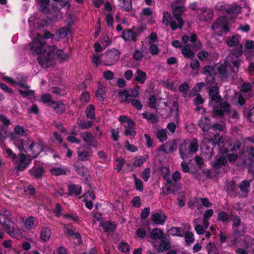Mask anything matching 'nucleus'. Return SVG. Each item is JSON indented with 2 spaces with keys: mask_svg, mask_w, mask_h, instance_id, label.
Returning a JSON list of instances; mask_svg holds the SVG:
<instances>
[{
  "mask_svg": "<svg viewBox=\"0 0 254 254\" xmlns=\"http://www.w3.org/2000/svg\"><path fill=\"white\" fill-rule=\"evenodd\" d=\"M242 52V47L237 54L231 53L226 58V60L221 62L215 67L207 65L204 67L203 73L206 77V82L209 83L214 79V75L219 73L222 77H226L230 70L233 72L238 71L241 60L240 58Z\"/></svg>",
  "mask_w": 254,
  "mask_h": 254,
  "instance_id": "f257e3e1",
  "label": "nucleus"
},
{
  "mask_svg": "<svg viewBox=\"0 0 254 254\" xmlns=\"http://www.w3.org/2000/svg\"><path fill=\"white\" fill-rule=\"evenodd\" d=\"M29 47L33 54L38 56L37 60L42 67L46 68L55 64L54 52L56 50V47L48 45L40 34H36L29 44Z\"/></svg>",
  "mask_w": 254,
  "mask_h": 254,
  "instance_id": "f03ea898",
  "label": "nucleus"
},
{
  "mask_svg": "<svg viewBox=\"0 0 254 254\" xmlns=\"http://www.w3.org/2000/svg\"><path fill=\"white\" fill-rule=\"evenodd\" d=\"M171 7L173 10V17L170 13L165 11L163 12L162 21L165 25L170 26L171 29L174 30L183 26L184 21L181 15L185 11L186 8L183 6H178L175 4H172Z\"/></svg>",
  "mask_w": 254,
  "mask_h": 254,
  "instance_id": "7ed1b4c3",
  "label": "nucleus"
},
{
  "mask_svg": "<svg viewBox=\"0 0 254 254\" xmlns=\"http://www.w3.org/2000/svg\"><path fill=\"white\" fill-rule=\"evenodd\" d=\"M182 42L185 45L182 47V53L185 58L191 59L194 57V51H197L202 48V45L197 39L195 34L191 33L190 36L183 35Z\"/></svg>",
  "mask_w": 254,
  "mask_h": 254,
  "instance_id": "20e7f679",
  "label": "nucleus"
},
{
  "mask_svg": "<svg viewBox=\"0 0 254 254\" xmlns=\"http://www.w3.org/2000/svg\"><path fill=\"white\" fill-rule=\"evenodd\" d=\"M213 106V112L216 117H223L225 113L233 119L239 118V115L236 110L230 111V105L227 102H223L222 96H210Z\"/></svg>",
  "mask_w": 254,
  "mask_h": 254,
  "instance_id": "39448f33",
  "label": "nucleus"
},
{
  "mask_svg": "<svg viewBox=\"0 0 254 254\" xmlns=\"http://www.w3.org/2000/svg\"><path fill=\"white\" fill-rule=\"evenodd\" d=\"M37 4L40 6V9L44 13L48 15L49 18L53 21L59 20L62 19L63 14L60 11V9L56 6L52 7L50 9V0H36Z\"/></svg>",
  "mask_w": 254,
  "mask_h": 254,
  "instance_id": "423d86ee",
  "label": "nucleus"
},
{
  "mask_svg": "<svg viewBox=\"0 0 254 254\" xmlns=\"http://www.w3.org/2000/svg\"><path fill=\"white\" fill-rule=\"evenodd\" d=\"M211 28L214 33L219 36L226 34L229 31L228 19L225 17H220L212 24Z\"/></svg>",
  "mask_w": 254,
  "mask_h": 254,
  "instance_id": "0eeeda50",
  "label": "nucleus"
},
{
  "mask_svg": "<svg viewBox=\"0 0 254 254\" xmlns=\"http://www.w3.org/2000/svg\"><path fill=\"white\" fill-rule=\"evenodd\" d=\"M2 78L5 82L10 85L22 87V89L20 90V93L22 95H32L34 94L33 90H31L28 86H25L24 83L19 80L14 79L7 76H3Z\"/></svg>",
  "mask_w": 254,
  "mask_h": 254,
  "instance_id": "6e6552de",
  "label": "nucleus"
},
{
  "mask_svg": "<svg viewBox=\"0 0 254 254\" xmlns=\"http://www.w3.org/2000/svg\"><path fill=\"white\" fill-rule=\"evenodd\" d=\"M121 53L116 49H111L106 52L103 55V63L106 65H112L119 59Z\"/></svg>",
  "mask_w": 254,
  "mask_h": 254,
  "instance_id": "1a4fd4ad",
  "label": "nucleus"
},
{
  "mask_svg": "<svg viewBox=\"0 0 254 254\" xmlns=\"http://www.w3.org/2000/svg\"><path fill=\"white\" fill-rule=\"evenodd\" d=\"M41 100L47 106L53 108L59 114H63L65 110L64 105L61 102L53 101L51 96H41Z\"/></svg>",
  "mask_w": 254,
  "mask_h": 254,
  "instance_id": "9d476101",
  "label": "nucleus"
},
{
  "mask_svg": "<svg viewBox=\"0 0 254 254\" xmlns=\"http://www.w3.org/2000/svg\"><path fill=\"white\" fill-rule=\"evenodd\" d=\"M27 150L33 158H36L43 151L44 148L42 144L32 141Z\"/></svg>",
  "mask_w": 254,
  "mask_h": 254,
  "instance_id": "9b49d317",
  "label": "nucleus"
},
{
  "mask_svg": "<svg viewBox=\"0 0 254 254\" xmlns=\"http://www.w3.org/2000/svg\"><path fill=\"white\" fill-rule=\"evenodd\" d=\"M177 142L175 139H172L171 141H167L162 144L159 147V150L167 154L169 152H174L177 149Z\"/></svg>",
  "mask_w": 254,
  "mask_h": 254,
  "instance_id": "f8f14e48",
  "label": "nucleus"
},
{
  "mask_svg": "<svg viewBox=\"0 0 254 254\" xmlns=\"http://www.w3.org/2000/svg\"><path fill=\"white\" fill-rule=\"evenodd\" d=\"M121 102L122 103H130L138 110H140L142 108V105L140 101L137 99H134L136 96H120Z\"/></svg>",
  "mask_w": 254,
  "mask_h": 254,
  "instance_id": "ddd939ff",
  "label": "nucleus"
},
{
  "mask_svg": "<svg viewBox=\"0 0 254 254\" xmlns=\"http://www.w3.org/2000/svg\"><path fill=\"white\" fill-rule=\"evenodd\" d=\"M200 13L198 16V19L201 21H207L213 16L212 10L206 7H202L200 9Z\"/></svg>",
  "mask_w": 254,
  "mask_h": 254,
  "instance_id": "4468645a",
  "label": "nucleus"
},
{
  "mask_svg": "<svg viewBox=\"0 0 254 254\" xmlns=\"http://www.w3.org/2000/svg\"><path fill=\"white\" fill-rule=\"evenodd\" d=\"M32 141L28 138H20L13 142L20 151H24L26 153H28L27 148L29 146V143H30V144Z\"/></svg>",
  "mask_w": 254,
  "mask_h": 254,
  "instance_id": "2eb2a0df",
  "label": "nucleus"
},
{
  "mask_svg": "<svg viewBox=\"0 0 254 254\" xmlns=\"http://www.w3.org/2000/svg\"><path fill=\"white\" fill-rule=\"evenodd\" d=\"M19 155V163L16 167V169L18 171H23L28 167V165L31 161V159L27 158L26 155L22 153H20Z\"/></svg>",
  "mask_w": 254,
  "mask_h": 254,
  "instance_id": "dca6fc26",
  "label": "nucleus"
},
{
  "mask_svg": "<svg viewBox=\"0 0 254 254\" xmlns=\"http://www.w3.org/2000/svg\"><path fill=\"white\" fill-rule=\"evenodd\" d=\"M100 226H101L104 232L107 234L113 232L117 228V224L114 221L107 220L105 222L101 221Z\"/></svg>",
  "mask_w": 254,
  "mask_h": 254,
  "instance_id": "f3484780",
  "label": "nucleus"
},
{
  "mask_svg": "<svg viewBox=\"0 0 254 254\" xmlns=\"http://www.w3.org/2000/svg\"><path fill=\"white\" fill-rule=\"evenodd\" d=\"M226 192L231 197H236L239 194L237 184L235 181H231L227 185Z\"/></svg>",
  "mask_w": 254,
  "mask_h": 254,
  "instance_id": "a211bd4d",
  "label": "nucleus"
},
{
  "mask_svg": "<svg viewBox=\"0 0 254 254\" xmlns=\"http://www.w3.org/2000/svg\"><path fill=\"white\" fill-rule=\"evenodd\" d=\"M140 16L142 21L146 20L149 23L153 22L152 11L150 8H143L140 13Z\"/></svg>",
  "mask_w": 254,
  "mask_h": 254,
  "instance_id": "6ab92c4d",
  "label": "nucleus"
},
{
  "mask_svg": "<svg viewBox=\"0 0 254 254\" xmlns=\"http://www.w3.org/2000/svg\"><path fill=\"white\" fill-rule=\"evenodd\" d=\"M167 216L163 213L153 212L151 214L152 221L157 225H163Z\"/></svg>",
  "mask_w": 254,
  "mask_h": 254,
  "instance_id": "aec40b11",
  "label": "nucleus"
},
{
  "mask_svg": "<svg viewBox=\"0 0 254 254\" xmlns=\"http://www.w3.org/2000/svg\"><path fill=\"white\" fill-rule=\"evenodd\" d=\"M24 133L25 130L23 127L19 126H16L14 128L13 132H11L9 133L10 139L12 140V141L16 140L21 138Z\"/></svg>",
  "mask_w": 254,
  "mask_h": 254,
  "instance_id": "412c9836",
  "label": "nucleus"
},
{
  "mask_svg": "<svg viewBox=\"0 0 254 254\" xmlns=\"http://www.w3.org/2000/svg\"><path fill=\"white\" fill-rule=\"evenodd\" d=\"M72 166L74 168V170L80 176L84 177L86 176L87 169L83 165L81 162L79 161H76L73 163Z\"/></svg>",
  "mask_w": 254,
  "mask_h": 254,
  "instance_id": "4be33fe9",
  "label": "nucleus"
},
{
  "mask_svg": "<svg viewBox=\"0 0 254 254\" xmlns=\"http://www.w3.org/2000/svg\"><path fill=\"white\" fill-rule=\"evenodd\" d=\"M198 126L203 131H207L211 128L210 120L206 117H202L198 123Z\"/></svg>",
  "mask_w": 254,
  "mask_h": 254,
  "instance_id": "5701e85b",
  "label": "nucleus"
},
{
  "mask_svg": "<svg viewBox=\"0 0 254 254\" xmlns=\"http://www.w3.org/2000/svg\"><path fill=\"white\" fill-rule=\"evenodd\" d=\"M45 171L44 168L42 167H33L29 170V173L35 179H39L42 177Z\"/></svg>",
  "mask_w": 254,
  "mask_h": 254,
  "instance_id": "b1692460",
  "label": "nucleus"
},
{
  "mask_svg": "<svg viewBox=\"0 0 254 254\" xmlns=\"http://www.w3.org/2000/svg\"><path fill=\"white\" fill-rule=\"evenodd\" d=\"M82 188L81 186L75 185V184H69L68 185V196H72L73 195H78L81 193Z\"/></svg>",
  "mask_w": 254,
  "mask_h": 254,
  "instance_id": "393cba45",
  "label": "nucleus"
},
{
  "mask_svg": "<svg viewBox=\"0 0 254 254\" xmlns=\"http://www.w3.org/2000/svg\"><path fill=\"white\" fill-rule=\"evenodd\" d=\"M0 224L2 226L3 230L7 234L14 228L10 219L6 217L3 218V220L0 217Z\"/></svg>",
  "mask_w": 254,
  "mask_h": 254,
  "instance_id": "a878e982",
  "label": "nucleus"
},
{
  "mask_svg": "<svg viewBox=\"0 0 254 254\" xmlns=\"http://www.w3.org/2000/svg\"><path fill=\"white\" fill-rule=\"evenodd\" d=\"M51 231L48 227H43L41 229L40 238L43 242L48 241L51 236Z\"/></svg>",
  "mask_w": 254,
  "mask_h": 254,
  "instance_id": "bb28decb",
  "label": "nucleus"
},
{
  "mask_svg": "<svg viewBox=\"0 0 254 254\" xmlns=\"http://www.w3.org/2000/svg\"><path fill=\"white\" fill-rule=\"evenodd\" d=\"M179 150L181 158L184 160L186 159L189 152V149H188L187 143L185 140L180 145Z\"/></svg>",
  "mask_w": 254,
  "mask_h": 254,
  "instance_id": "cd10ccee",
  "label": "nucleus"
},
{
  "mask_svg": "<svg viewBox=\"0 0 254 254\" xmlns=\"http://www.w3.org/2000/svg\"><path fill=\"white\" fill-rule=\"evenodd\" d=\"M122 37L125 41L135 40L136 34L132 31L127 29L123 31Z\"/></svg>",
  "mask_w": 254,
  "mask_h": 254,
  "instance_id": "c85d7f7f",
  "label": "nucleus"
},
{
  "mask_svg": "<svg viewBox=\"0 0 254 254\" xmlns=\"http://www.w3.org/2000/svg\"><path fill=\"white\" fill-rule=\"evenodd\" d=\"M76 124L81 129H88L93 126V122L78 119L76 121Z\"/></svg>",
  "mask_w": 254,
  "mask_h": 254,
  "instance_id": "c756f323",
  "label": "nucleus"
},
{
  "mask_svg": "<svg viewBox=\"0 0 254 254\" xmlns=\"http://www.w3.org/2000/svg\"><path fill=\"white\" fill-rule=\"evenodd\" d=\"M251 186L250 182L247 180L242 181L239 185V188L243 193L245 194V196L248 195L250 191V188Z\"/></svg>",
  "mask_w": 254,
  "mask_h": 254,
  "instance_id": "7c9ffc66",
  "label": "nucleus"
},
{
  "mask_svg": "<svg viewBox=\"0 0 254 254\" xmlns=\"http://www.w3.org/2000/svg\"><path fill=\"white\" fill-rule=\"evenodd\" d=\"M234 234L237 237H240L243 236L246 232L247 227L244 223L236 226V227L233 228Z\"/></svg>",
  "mask_w": 254,
  "mask_h": 254,
  "instance_id": "2f4dec72",
  "label": "nucleus"
},
{
  "mask_svg": "<svg viewBox=\"0 0 254 254\" xmlns=\"http://www.w3.org/2000/svg\"><path fill=\"white\" fill-rule=\"evenodd\" d=\"M241 7L236 4L229 5L226 12L232 16H236L240 12Z\"/></svg>",
  "mask_w": 254,
  "mask_h": 254,
  "instance_id": "473e14b6",
  "label": "nucleus"
},
{
  "mask_svg": "<svg viewBox=\"0 0 254 254\" xmlns=\"http://www.w3.org/2000/svg\"><path fill=\"white\" fill-rule=\"evenodd\" d=\"M135 79L137 82L141 84H143L145 82L146 79V73L143 71L139 68H137L136 69V76L135 77Z\"/></svg>",
  "mask_w": 254,
  "mask_h": 254,
  "instance_id": "72a5a7b5",
  "label": "nucleus"
},
{
  "mask_svg": "<svg viewBox=\"0 0 254 254\" xmlns=\"http://www.w3.org/2000/svg\"><path fill=\"white\" fill-rule=\"evenodd\" d=\"M81 137L85 142L88 145H91V142L94 140V137L93 134L88 131L83 132L80 134Z\"/></svg>",
  "mask_w": 254,
  "mask_h": 254,
  "instance_id": "f704fd0d",
  "label": "nucleus"
},
{
  "mask_svg": "<svg viewBox=\"0 0 254 254\" xmlns=\"http://www.w3.org/2000/svg\"><path fill=\"white\" fill-rule=\"evenodd\" d=\"M227 164V161L224 156H220L213 163L212 167L215 169H219L221 166H225Z\"/></svg>",
  "mask_w": 254,
  "mask_h": 254,
  "instance_id": "c9c22d12",
  "label": "nucleus"
},
{
  "mask_svg": "<svg viewBox=\"0 0 254 254\" xmlns=\"http://www.w3.org/2000/svg\"><path fill=\"white\" fill-rule=\"evenodd\" d=\"M163 231L158 228L153 229L150 233V237L152 240L160 239L163 234Z\"/></svg>",
  "mask_w": 254,
  "mask_h": 254,
  "instance_id": "e433bc0d",
  "label": "nucleus"
},
{
  "mask_svg": "<svg viewBox=\"0 0 254 254\" xmlns=\"http://www.w3.org/2000/svg\"><path fill=\"white\" fill-rule=\"evenodd\" d=\"M157 42V36L156 33L152 32L150 36L144 39V44L147 45L155 44Z\"/></svg>",
  "mask_w": 254,
  "mask_h": 254,
  "instance_id": "4c0bfd02",
  "label": "nucleus"
},
{
  "mask_svg": "<svg viewBox=\"0 0 254 254\" xmlns=\"http://www.w3.org/2000/svg\"><path fill=\"white\" fill-rule=\"evenodd\" d=\"M170 242H165L164 241L160 242L158 248H157V253H162L169 250L170 249Z\"/></svg>",
  "mask_w": 254,
  "mask_h": 254,
  "instance_id": "58836bf2",
  "label": "nucleus"
},
{
  "mask_svg": "<svg viewBox=\"0 0 254 254\" xmlns=\"http://www.w3.org/2000/svg\"><path fill=\"white\" fill-rule=\"evenodd\" d=\"M55 53L56 54L57 57H58L60 60L62 62H64L66 61L69 56L67 53L64 52L63 51L61 50H57L56 48V50L54 52V57Z\"/></svg>",
  "mask_w": 254,
  "mask_h": 254,
  "instance_id": "ea45409f",
  "label": "nucleus"
},
{
  "mask_svg": "<svg viewBox=\"0 0 254 254\" xmlns=\"http://www.w3.org/2000/svg\"><path fill=\"white\" fill-rule=\"evenodd\" d=\"M169 232L172 236H177L181 237L184 236V230L181 227H172Z\"/></svg>",
  "mask_w": 254,
  "mask_h": 254,
  "instance_id": "a19ab883",
  "label": "nucleus"
},
{
  "mask_svg": "<svg viewBox=\"0 0 254 254\" xmlns=\"http://www.w3.org/2000/svg\"><path fill=\"white\" fill-rule=\"evenodd\" d=\"M185 239L186 244L187 245H190L191 244L194 242V237L193 234L190 231H186L184 235Z\"/></svg>",
  "mask_w": 254,
  "mask_h": 254,
  "instance_id": "79ce46f5",
  "label": "nucleus"
},
{
  "mask_svg": "<svg viewBox=\"0 0 254 254\" xmlns=\"http://www.w3.org/2000/svg\"><path fill=\"white\" fill-rule=\"evenodd\" d=\"M95 107L93 105H89L87 106L85 111V114L87 118L91 119H94L95 117Z\"/></svg>",
  "mask_w": 254,
  "mask_h": 254,
  "instance_id": "37998d69",
  "label": "nucleus"
},
{
  "mask_svg": "<svg viewBox=\"0 0 254 254\" xmlns=\"http://www.w3.org/2000/svg\"><path fill=\"white\" fill-rule=\"evenodd\" d=\"M78 158L79 161H87L89 156V152L84 149L78 150L77 152Z\"/></svg>",
  "mask_w": 254,
  "mask_h": 254,
  "instance_id": "c03bdc74",
  "label": "nucleus"
},
{
  "mask_svg": "<svg viewBox=\"0 0 254 254\" xmlns=\"http://www.w3.org/2000/svg\"><path fill=\"white\" fill-rule=\"evenodd\" d=\"M11 237L19 240L22 238V233L20 230L13 228L8 234Z\"/></svg>",
  "mask_w": 254,
  "mask_h": 254,
  "instance_id": "a18cd8bd",
  "label": "nucleus"
},
{
  "mask_svg": "<svg viewBox=\"0 0 254 254\" xmlns=\"http://www.w3.org/2000/svg\"><path fill=\"white\" fill-rule=\"evenodd\" d=\"M156 137L159 139V141L163 142L167 140V131L165 129H161L159 130L156 134Z\"/></svg>",
  "mask_w": 254,
  "mask_h": 254,
  "instance_id": "49530a36",
  "label": "nucleus"
},
{
  "mask_svg": "<svg viewBox=\"0 0 254 254\" xmlns=\"http://www.w3.org/2000/svg\"><path fill=\"white\" fill-rule=\"evenodd\" d=\"M190 66L192 70V72L194 74H196L198 71L199 63L196 59H192L190 63Z\"/></svg>",
  "mask_w": 254,
  "mask_h": 254,
  "instance_id": "de8ad7c7",
  "label": "nucleus"
},
{
  "mask_svg": "<svg viewBox=\"0 0 254 254\" xmlns=\"http://www.w3.org/2000/svg\"><path fill=\"white\" fill-rule=\"evenodd\" d=\"M51 173L55 176L65 175H66V170L60 167L53 168L51 170Z\"/></svg>",
  "mask_w": 254,
  "mask_h": 254,
  "instance_id": "09e8293b",
  "label": "nucleus"
},
{
  "mask_svg": "<svg viewBox=\"0 0 254 254\" xmlns=\"http://www.w3.org/2000/svg\"><path fill=\"white\" fill-rule=\"evenodd\" d=\"M119 121L121 123L127 124L126 125L134 126L135 122L126 116L123 115L119 118Z\"/></svg>",
  "mask_w": 254,
  "mask_h": 254,
  "instance_id": "8fccbe9b",
  "label": "nucleus"
},
{
  "mask_svg": "<svg viewBox=\"0 0 254 254\" xmlns=\"http://www.w3.org/2000/svg\"><path fill=\"white\" fill-rule=\"evenodd\" d=\"M124 127L126 128V130L125 131V135L134 136L136 135V132L133 127L134 126H128L126 125H124Z\"/></svg>",
  "mask_w": 254,
  "mask_h": 254,
  "instance_id": "3c124183",
  "label": "nucleus"
},
{
  "mask_svg": "<svg viewBox=\"0 0 254 254\" xmlns=\"http://www.w3.org/2000/svg\"><path fill=\"white\" fill-rule=\"evenodd\" d=\"M209 142L213 144H217L219 145L221 143L223 142L222 137L220 136V134H215L210 139Z\"/></svg>",
  "mask_w": 254,
  "mask_h": 254,
  "instance_id": "603ef678",
  "label": "nucleus"
},
{
  "mask_svg": "<svg viewBox=\"0 0 254 254\" xmlns=\"http://www.w3.org/2000/svg\"><path fill=\"white\" fill-rule=\"evenodd\" d=\"M239 36L238 35H234L230 37L227 40V44L229 46H235L239 43Z\"/></svg>",
  "mask_w": 254,
  "mask_h": 254,
  "instance_id": "864d4df0",
  "label": "nucleus"
},
{
  "mask_svg": "<svg viewBox=\"0 0 254 254\" xmlns=\"http://www.w3.org/2000/svg\"><path fill=\"white\" fill-rule=\"evenodd\" d=\"M70 28L69 27H62L57 32V34L60 38H64L70 32Z\"/></svg>",
  "mask_w": 254,
  "mask_h": 254,
  "instance_id": "5fc2aeb1",
  "label": "nucleus"
},
{
  "mask_svg": "<svg viewBox=\"0 0 254 254\" xmlns=\"http://www.w3.org/2000/svg\"><path fill=\"white\" fill-rule=\"evenodd\" d=\"M189 152L190 154L196 152L198 150V144L196 141H191L189 146Z\"/></svg>",
  "mask_w": 254,
  "mask_h": 254,
  "instance_id": "6e6d98bb",
  "label": "nucleus"
},
{
  "mask_svg": "<svg viewBox=\"0 0 254 254\" xmlns=\"http://www.w3.org/2000/svg\"><path fill=\"white\" fill-rule=\"evenodd\" d=\"M107 88L101 83L98 84V87L96 91V95H103L107 93Z\"/></svg>",
  "mask_w": 254,
  "mask_h": 254,
  "instance_id": "4d7b16f0",
  "label": "nucleus"
},
{
  "mask_svg": "<svg viewBox=\"0 0 254 254\" xmlns=\"http://www.w3.org/2000/svg\"><path fill=\"white\" fill-rule=\"evenodd\" d=\"M206 249L208 254H212L216 252L217 248L214 243H209L206 247Z\"/></svg>",
  "mask_w": 254,
  "mask_h": 254,
  "instance_id": "13d9d810",
  "label": "nucleus"
},
{
  "mask_svg": "<svg viewBox=\"0 0 254 254\" xmlns=\"http://www.w3.org/2000/svg\"><path fill=\"white\" fill-rule=\"evenodd\" d=\"M97 156L99 158V159L101 160V162L107 163L108 161V155L104 151H99L97 153Z\"/></svg>",
  "mask_w": 254,
  "mask_h": 254,
  "instance_id": "bf43d9fd",
  "label": "nucleus"
},
{
  "mask_svg": "<svg viewBox=\"0 0 254 254\" xmlns=\"http://www.w3.org/2000/svg\"><path fill=\"white\" fill-rule=\"evenodd\" d=\"M198 58L201 61L209 59V54L205 51H202L197 54Z\"/></svg>",
  "mask_w": 254,
  "mask_h": 254,
  "instance_id": "052dcab7",
  "label": "nucleus"
},
{
  "mask_svg": "<svg viewBox=\"0 0 254 254\" xmlns=\"http://www.w3.org/2000/svg\"><path fill=\"white\" fill-rule=\"evenodd\" d=\"M164 84L169 89L173 91L177 90V87L175 85V82L174 81L168 79L164 82Z\"/></svg>",
  "mask_w": 254,
  "mask_h": 254,
  "instance_id": "680f3d73",
  "label": "nucleus"
},
{
  "mask_svg": "<svg viewBox=\"0 0 254 254\" xmlns=\"http://www.w3.org/2000/svg\"><path fill=\"white\" fill-rule=\"evenodd\" d=\"M119 6L126 11L129 10L131 8V0H123Z\"/></svg>",
  "mask_w": 254,
  "mask_h": 254,
  "instance_id": "e2e57ef3",
  "label": "nucleus"
},
{
  "mask_svg": "<svg viewBox=\"0 0 254 254\" xmlns=\"http://www.w3.org/2000/svg\"><path fill=\"white\" fill-rule=\"evenodd\" d=\"M150 177V169L149 168H145L142 174H141V178L144 180V182H146L148 181Z\"/></svg>",
  "mask_w": 254,
  "mask_h": 254,
  "instance_id": "0e129e2a",
  "label": "nucleus"
},
{
  "mask_svg": "<svg viewBox=\"0 0 254 254\" xmlns=\"http://www.w3.org/2000/svg\"><path fill=\"white\" fill-rule=\"evenodd\" d=\"M64 219H71L75 222H78L79 221V218L76 213L72 214H65L63 215Z\"/></svg>",
  "mask_w": 254,
  "mask_h": 254,
  "instance_id": "69168bd1",
  "label": "nucleus"
},
{
  "mask_svg": "<svg viewBox=\"0 0 254 254\" xmlns=\"http://www.w3.org/2000/svg\"><path fill=\"white\" fill-rule=\"evenodd\" d=\"M143 161H142V156H139L135 157L133 162V166L134 167H139L143 164Z\"/></svg>",
  "mask_w": 254,
  "mask_h": 254,
  "instance_id": "338daca9",
  "label": "nucleus"
},
{
  "mask_svg": "<svg viewBox=\"0 0 254 254\" xmlns=\"http://www.w3.org/2000/svg\"><path fill=\"white\" fill-rule=\"evenodd\" d=\"M119 249L123 252H128L130 251V246L127 243L122 242L119 245Z\"/></svg>",
  "mask_w": 254,
  "mask_h": 254,
  "instance_id": "774afa93",
  "label": "nucleus"
}]
</instances>
